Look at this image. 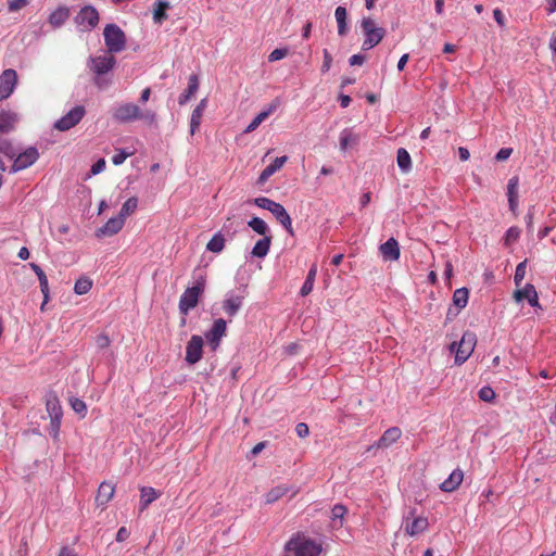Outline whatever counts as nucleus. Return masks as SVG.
<instances>
[{"instance_id": "nucleus-46", "label": "nucleus", "mask_w": 556, "mask_h": 556, "mask_svg": "<svg viewBox=\"0 0 556 556\" xmlns=\"http://www.w3.org/2000/svg\"><path fill=\"white\" fill-rule=\"evenodd\" d=\"M527 260L519 263L516 267L514 281L516 286H520L526 276Z\"/></svg>"}, {"instance_id": "nucleus-53", "label": "nucleus", "mask_w": 556, "mask_h": 556, "mask_svg": "<svg viewBox=\"0 0 556 556\" xmlns=\"http://www.w3.org/2000/svg\"><path fill=\"white\" fill-rule=\"evenodd\" d=\"M27 0H8V8L11 12H16L27 5Z\"/></svg>"}, {"instance_id": "nucleus-43", "label": "nucleus", "mask_w": 556, "mask_h": 556, "mask_svg": "<svg viewBox=\"0 0 556 556\" xmlns=\"http://www.w3.org/2000/svg\"><path fill=\"white\" fill-rule=\"evenodd\" d=\"M137 206H138V199L136 197L129 198L123 204L118 216L123 217V219L125 220V218L127 216L131 215L136 211Z\"/></svg>"}, {"instance_id": "nucleus-54", "label": "nucleus", "mask_w": 556, "mask_h": 556, "mask_svg": "<svg viewBox=\"0 0 556 556\" xmlns=\"http://www.w3.org/2000/svg\"><path fill=\"white\" fill-rule=\"evenodd\" d=\"M287 53H288L287 49H275L268 55V61L269 62L279 61V60L283 59L287 55Z\"/></svg>"}, {"instance_id": "nucleus-57", "label": "nucleus", "mask_w": 556, "mask_h": 556, "mask_svg": "<svg viewBox=\"0 0 556 556\" xmlns=\"http://www.w3.org/2000/svg\"><path fill=\"white\" fill-rule=\"evenodd\" d=\"M332 64V56L327 49L324 50V62L321 65V72L326 73L330 70Z\"/></svg>"}, {"instance_id": "nucleus-19", "label": "nucleus", "mask_w": 556, "mask_h": 556, "mask_svg": "<svg viewBox=\"0 0 556 556\" xmlns=\"http://www.w3.org/2000/svg\"><path fill=\"white\" fill-rule=\"evenodd\" d=\"M402 437V430L399 427H391L383 432L381 438L377 441L376 446L379 448H387L395 443Z\"/></svg>"}, {"instance_id": "nucleus-20", "label": "nucleus", "mask_w": 556, "mask_h": 556, "mask_svg": "<svg viewBox=\"0 0 556 556\" xmlns=\"http://www.w3.org/2000/svg\"><path fill=\"white\" fill-rule=\"evenodd\" d=\"M464 479V472L460 469H455L451 472L447 479H445L441 484L440 489L443 492H453L455 491Z\"/></svg>"}, {"instance_id": "nucleus-61", "label": "nucleus", "mask_w": 556, "mask_h": 556, "mask_svg": "<svg viewBox=\"0 0 556 556\" xmlns=\"http://www.w3.org/2000/svg\"><path fill=\"white\" fill-rule=\"evenodd\" d=\"M366 58L362 54H353L350 59H349V62H350V65L354 66V65H363L364 62H365Z\"/></svg>"}, {"instance_id": "nucleus-23", "label": "nucleus", "mask_w": 556, "mask_h": 556, "mask_svg": "<svg viewBox=\"0 0 556 556\" xmlns=\"http://www.w3.org/2000/svg\"><path fill=\"white\" fill-rule=\"evenodd\" d=\"M287 161H288V157L286 155L276 157L273 161V163H270L263 169V172L261 173V175L258 177V184H264L265 181H267V179L270 176H273L277 170L282 168V166L286 164Z\"/></svg>"}, {"instance_id": "nucleus-60", "label": "nucleus", "mask_w": 556, "mask_h": 556, "mask_svg": "<svg viewBox=\"0 0 556 556\" xmlns=\"http://www.w3.org/2000/svg\"><path fill=\"white\" fill-rule=\"evenodd\" d=\"M130 535V531L126 527H121L116 533V541L124 542Z\"/></svg>"}, {"instance_id": "nucleus-58", "label": "nucleus", "mask_w": 556, "mask_h": 556, "mask_svg": "<svg viewBox=\"0 0 556 556\" xmlns=\"http://www.w3.org/2000/svg\"><path fill=\"white\" fill-rule=\"evenodd\" d=\"M295 432L298 437L304 439L309 434V428L305 422H300L295 427Z\"/></svg>"}, {"instance_id": "nucleus-4", "label": "nucleus", "mask_w": 556, "mask_h": 556, "mask_svg": "<svg viewBox=\"0 0 556 556\" xmlns=\"http://www.w3.org/2000/svg\"><path fill=\"white\" fill-rule=\"evenodd\" d=\"M362 29L365 35V40L362 45L363 50L372 49L381 42L386 35L384 28L378 27L371 17H364L362 20Z\"/></svg>"}, {"instance_id": "nucleus-63", "label": "nucleus", "mask_w": 556, "mask_h": 556, "mask_svg": "<svg viewBox=\"0 0 556 556\" xmlns=\"http://www.w3.org/2000/svg\"><path fill=\"white\" fill-rule=\"evenodd\" d=\"M150 96H151V88H150V87H147V88H144V89L141 91V94H140L139 101H140L142 104H144L146 102H148V101H149Z\"/></svg>"}, {"instance_id": "nucleus-42", "label": "nucleus", "mask_w": 556, "mask_h": 556, "mask_svg": "<svg viewBox=\"0 0 556 556\" xmlns=\"http://www.w3.org/2000/svg\"><path fill=\"white\" fill-rule=\"evenodd\" d=\"M168 9V2H164L159 0L156 3V8L153 12V20L155 23L161 24L164 20L167 18L166 10Z\"/></svg>"}, {"instance_id": "nucleus-8", "label": "nucleus", "mask_w": 556, "mask_h": 556, "mask_svg": "<svg viewBox=\"0 0 556 556\" xmlns=\"http://www.w3.org/2000/svg\"><path fill=\"white\" fill-rule=\"evenodd\" d=\"M86 110L83 105H77L67 112L64 116L58 119L54 128L60 131H66L75 127L85 116Z\"/></svg>"}, {"instance_id": "nucleus-41", "label": "nucleus", "mask_w": 556, "mask_h": 556, "mask_svg": "<svg viewBox=\"0 0 556 556\" xmlns=\"http://www.w3.org/2000/svg\"><path fill=\"white\" fill-rule=\"evenodd\" d=\"M357 142V137L350 130L344 129L340 135V149L345 151L352 144Z\"/></svg>"}, {"instance_id": "nucleus-21", "label": "nucleus", "mask_w": 556, "mask_h": 556, "mask_svg": "<svg viewBox=\"0 0 556 556\" xmlns=\"http://www.w3.org/2000/svg\"><path fill=\"white\" fill-rule=\"evenodd\" d=\"M46 409L50 419H62L63 410L59 397L50 393L46 399Z\"/></svg>"}, {"instance_id": "nucleus-44", "label": "nucleus", "mask_w": 556, "mask_h": 556, "mask_svg": "<svg viewBox=\"0 0 556 556\" xmlns=\"http://www.w3.org/2000/svg\"><path fill=\"white\" fill-rule=\"evenodd\" d=\"M520 232V229L516 226L508 228L504 237L505 245L509 247L515 243L519 239Z\"/></svg>"}, {"instance_id": "nucleus-50", "label": "nucleus", "mask_w": 556, "mask_h": 556, "mask_svg": "<svg viewBox=\"0 0 556 556\" xmlns=\"http://www.w3.org/2000/svg\"><path fill=\"white\" fill-rule=\"evenodd\" d=\"M62 419H50V425L48 428L49 434L54 439H59L60 428H61Z\"/></svg>"}, {"instance_id": "nucleus-31", "label": "nucleus", "mask_w": 556, "mask_h": 556, "mask_svg": "<svg viewBox=\"0 0 556 556\" xmlns=\"http://www.w3.org/2000/svg\"><path fill=\"white\" fill-rule=\"evenodd\" d=\"M316 275H317V265L314 264L309 268L308 274L306 276V279H305V281H304V283H303V286H302V288L300 290V294L302 296H306V295H308L312 292Z\"/></svg>"}, {"instance_id": "nucleus-1", "label": "nucleus", "mask_w": 556, "mask_h": 556, "mask_svg": "<svg viewBox=\"0 0 556 556\" xmlns=\"http://www.w3.org/2000/svg\"><path fill=\"white\" fill-rule=\"evenodd\" d=\"M113 118L119 123H130L134 121H142L146 125L152 126L156 124V113L152 110L142 111L139 105L132 102L118 104L112 114Z\"/></svg>"}, {"instance_id": "nucleus-26", "label": "nucleus", "mask_w": 556, "mask_h": 556, "mask_svg": "<svg viewBox=\"0 0 556 556\" xmlns=\"http://www.w3.org/2000/svg\"><path fill=\"white\" fill-rule=\"evenodd\" d=\"M18 118L16 113L12 111H0V131L9 132L14 129Z\"/></svg>"}, {"instance_id": "nucleus-51", "label": "nucleus", "mask_w": 556, "mask_h": 556, "mask_svg": "<svg viewBox=\"0 0 556 556\" xmlns=\"http://www.w3.org/2000/svg\"><path fill=\"white\" fill-rule=\"evenodd\" d=\"M134 152H126L125 150H117V152L113 155L112 162L114 165L123 164L127 157L132 155Z\"/></svg>"}, {"instance_id": "nucleus-22", "label": "nucleus", "mask_w": 556, "mask_h": 556, "mask_svg": "<svg viewBox=\"0 0 556 556\" xmlns=\"http://www.w3.org/2000/svg\"><path fill=\"white\" fill-rule=\"evenodd\" d=\"M161 496V492L151 486L140 488L139 510L143 511L148 506Z\"/></svg>"}, {"instance_id": "nucleus-38", "label": "nucleus", "mask_w": 556, "mask_h": 556, "mask_svg": "<svg viewBox=\"0 0 556 556\" xmlns=\"http://www.w3.org/2000/svg\"><path fill=\"white\" fill-rule=\"evenodd\" d=\"M248 225L250 228L253 229L256 233L265 237L268 236L269 228L267 224L260 217H253L251 220L248 222Z\"/></svg>"}, {"instance_id": "nucleus-59", "label": "nucleus", "mask_w": 556, "mask_h": 556, "mask_svg": "<svg viewBox=\"0 0 556 556\" xmlns=\"http://www.w3.org/2000/svg\"><path fill=\"white\" fill-rule=\"evenodd\" d=\"M105 160L104 159H99L92 166H91V174L92 175H97V174H100L101 172L104 170L105 168Z\"/></svg>"}, {"instance_id": "nucleus-3", "label": "nucleus", "mask_w": 556, "mask_h": 556, "mask_svg": "<svg viewBox=\"0 0 556 556\" xmlns=\"http://www.w3.org/2000/svg\"><path fill=\"white\" fill-rule=\"evenodd\" d=\"M104 42L108 48V52L118 53L126 47L125 33L116 24H108L103 30Z\"/></svg>"}, {"instance_id": "nucleus-5", "label": "nucleus", "mask_w": 556, "mask_h": 556, "mask_svg": "<svg viewBox=\"0 0 556 556\" xmlns=\"http://www.w3.org/2000/svg\"><path fill=\"white\" fill-rule=\"evenodd\" d=\"M286 549L294 556H319L321 552L320 545L302 536L291 539L286 544Z\"/></svg>"}, {"instance_id": "nucleus-62", "label": "nucleus", "mask_w": 556, "mask_h": 556, "mask_svg": "<svg viewBox=\"0 0 556 556\" xmlns=\"http://www.w3.org/2000/svg\"><path fill=\"white\" fill-rule=\"evenodd\" d=\"M493 16H494L495 22H496L500 26H504V25H505V17H504L503 12H502L500 9H495V10L493 11Z\"/></svg>"}, {"instance_id": "nucleus-17", "label": "nucleus", "mask_w": 556, "mask_h": 556, "mask_svg": "<svg viewBox=\"0 0 556 556\" xmlns=\"http://www.w3.org/2000/svg\"><path fill=\"white\" fill-rule=\"evenodd\" d=\"M114 492V484L108 481H103L98 488L96 496L97 506H105L113 498Z\"/></svg>"}, {"instance_id": "nucleus-16", "label": "nucleus", "mask_w": 556, "mask_h": 556, "mask_svg": "<svg viewBox=\"0 0 556 556\" xmlns=\"http://www.w3.org/2000/svg\"><path fill=\"white\" fill-rule=\"evenodd\" d=\"M269 212L276 217V219L283 226V228L293 236L292 220L286 208L280 203H275Z\"/></svg>"}, {"instance_id": "nucleus-40", "label": "nucleus", "mask_w": 556, "mask_h": 556, "mask_svg": "<svg viewBox=\"0 0 556 556\" xmlns=\"http://www.w3.org/2000/svg\"><path fill=\"white\" fill-rule=\"evenodd\" d=\"M92 287V280L88 277H80L76 280L74 286V292L78 295L86 294Z\"/></svg>"}, {"instance_id": "nucleus-2", "label": "nucleus", "mask_w": 556, "mask_h": 556, "mask_svg": "<svg viewBox=\"0 0 556 556\" xmlns=\"http://www.w3.org/2000/svg\"><path fill=\"white\" fill-rule=\"evenodd\" d=\"M206 286L205 276H200L197 278L194 285L192 287L187 288L179 299V312L182 315H187L190 309L194 308L198 303L200 296L203 294Z\"/></svg>"}, {"instance_id": "nucleus-34", "label": "nucleus", "mask_w": 556, "mask_h": 556, "mask_svg": "<svg viewBox=\"0 0 556 556\" xmlns=\"http://www.w3.org/2000/svg\"><path fill=\"white\" fill-rule=\"evenodd\" d=\"M346 9L343 7H338L334 12V16L338 23V34L340 36H343L346 34L348 26H346Z\"/></svg>"}, {"instance_id": "nucleus-9", "label": "nucleus", "mask_w": 556, "mask_h": 556, "mask_svg": "<svg viewBox=\"0 0 556 556\" xmlns=\"http://www.w3.org/2000/svg\"><path fill=\"white\" fill-rule=\"evenodd\" d=\"M476 343H477L476 334L473 332L466 331L463 334V337L458 343V346L456 350V355H455V362L457 364L465 363L468 359V357L471 355V353L473 352Z\"/></svg>"}, {"instance_id": "nucleus-35", "label": "nucleus", "mask_w": 556, "mask_h": 556, "mask_svg": "<svg viewBox=\"0 0 556 556\" xmlns=\"http://www.w3.org/2000/svg\"><path fill=\"white\" fill-rule=\"evenodd\" d=\"M535 293V287L531 283H527L522 289H518L514 292V299L517 302H520L522 300H529L531 298H534Z\"/></svg>"}, {"instance_id": "nucleus-11", "label": "nucleus", "mask_w": 556, "mask_h": 556, "mask_svg": "<svg viewBox=\"0 0 556 556\" xmlns=\"http://www.w3.org/2000/svg\"><path fill=\"white\" fill-rule=\"evenodd\" d=\"M227 333V324L223 318L215 319L212 328L205 333V339L212 351H216L222 339Z\"/></svg>"}, {"instance_id": "nucleus-32", "label": "nucleus", "mask_w": 556, "mask_h": 556, "mask_svg": "<svg viewBox=\"0 0 556 556\" xmlns=\"http://www.w3.org/2000/svg\"><path fill=\"white\" fill-rule=\"evenodd\" d=\"M68 16L70 11L67 8H59L50 14L49 23L54 27H59L64 24Z\"/></svg>"}, {"instance_id": "nucleus-30", "label": "nucleus", "mask_w": 556, "mask_h": 556, "mask_svg": "<svg viewBox=\"0 0 556 556\" xmlns=\"http://www.w3.org/2000/svg\"><path fill=\"white\" fill-rule=\"evenodd\" d=\"M397 166L403 173H409L412 170V159L406 149L400 148L396 153Z\"/></svg>"}, {"instance_id": "nucleus-29", "label": "nucleus", "mask_w": 556, "mask_h": 556, "mask_svg": "<svg viewBox=\"0 0 556 556\" xmlns=\"http://www.w3.org/2000/svg\"><path fill=\"white\" fill-rule=\"evenodd\" d=\"M276 110L275 104H270L269 108L265 111L258 113L252 122L244 129L245 134H250L254 131L274 111Z\"/></svg>"}, {"instance_id": "nucleus-25", "label": "nucleus", "mask_w": 556, "mask_h": 556, "mask_svg": "<svg viewBox=\"0 0 556 556\" xmlns=\"http://www.w3.org/2000/svg\"><path fill=\"white\" fill-rule=\"evenodd\" d=\"M207 99L204 98L200 101V103L195 106V109L192 111L191 118H190V134L194 135L195 131H198L201 119L203 116V112L206 108Z\"/></svg>"}, {"instance_id": "nucleus-28", "label": "nucleus", "mask_w": 556, "mask_h": 556, "mask_svg": "<svg viewBox=\"0 0 556 556\" xmlns=\"http://www.w3.org/2000/svg\"><path fill=\"white\" fill-rule=\"evenodd\" d=\"M271 236H265L260 239L252 249V255L255 257H265L270 249Z\"/></svg>"}, {"instance_id": "nucleus-18", "label": "nucleus", "mask_w": 556, "mask_h": 556, "mask_svg": "<svg viewBox=\"0 0 556 556\" xmlns=\"http://www.w3.org/2000/svg\"><path fill=\"white\" fill-rule=\"evenodd\" d=\"M243 296L231 294L223 301V309L227 316L233 317L238 314L243 305Z\"/></svg>"}, {"instance_id": "nucleus-6", "label": "nucleus", "mask_w": 556, "mask_h": 556, "mask_svg": "<svg viewBox=\"0 0 556 556\" xmlns=\"http://www.w3.org/2000/svg\"><path fill=\"white\" fill-rule=\"evenodd\" d=\"M90 70L97 75L94 84L102 88L100 76L110 72L116 64L115 58L111 53L90 58Z\"/></svg>"}, {"instance_id": "nucleus-64", "label": "nucleus", "mask_w": 556, "mask_h": 556, "mask_svg": "<svg viewBox=\"0 0 556 556\" xmlns=\"http://www.w3.org/2000/svg\"><path fill=\"white\" fill-rule=\"evenodd\" d=\"M58 556H78V555L73 548L63 547V548H61Z\"/></svg>"}, {"instance_id": "nucleus-37", "label": "nucleus", "mask_w": 556, "mask_h": 556, "mask_svg": "<svg viewBox=\"0 0 556 556\" xmlns=\"http://www.w3.org/2000/svg\"><path fill=\"white\" fill-rule=\"evenodd\" d=\"M346 511H348L346 507L341 504H337L333 506V508L331 510V519H332L333 526L336 528L342 527L343 518H344V515L346 514Z\"/></svg>"}, {"instance_id": "nucleus-49", "label": "nucleus", "mask_w": 556, "mask_h": 556, "mask_svg": "<svg viewBox=\"0 0 556 556\" xmlns=\"http://www.w3.org/2000/svg\"><path fill=\"white\" fill-rule=\"evenodd\" d=\"M495 397V392L491 387H483L479 390V399L483 402H491Z\"/></svg>"}, {"instance_id": "nucleus-36", "label": "nucleus", "mask_w": 556, "mask_h": 556, "mask_svg": "<svg viewBox=\"0 0 556 556\" xmlns=\"http://www.w3.org/2000/svg\"><path fill=\"white\" fill-rule=\"evenodd\" d=\"M468 298H469V291L467 288L456 289L453 294V303L458 308H464V307H466V305L468 303Z\"/></svg>"}, {"instance_id": "nucleus-48", "label": "nucleus", "mask_w": 556, "mask_h": 556, "mask_svg": "<svg viewBox=\"0 0 556 556\" xmlns=\"http://www.w3.org/2000/svg\"><path fill=\"white\" fill-rule=\"evenodd\" d=\"M518 186H519V178L517 176H514L508 180V185H507V197L508 198H518Z\"/></svg>"}, {"instance_id": "nucleus-10", "label": "nucleus", "mask_w": 556, "mask_h": 556, "mask_svg": "<svg viewBox=\"0 0 556 556\" xmlns=\"http://www.w3.org/2000/svg\"><path fill=\"white\" fill-rule=\"evenodd\" d=\"M11 157L14 159L11 170L15 173L33 165L38 160L39 153L36 148L29 147L17 155L12 154Z\"/></svg>"}, {"instance_id": "nucleus-56", "label": "nucleus", "mask_w": 556, "mask_h": 556, "mask_svg": "<svg viewBox=\"0 0 556 556\" xmlns=\"http://www.w3.org/2000/svg\"><path fill=\"white\" fill-rule=\"evenodd\" d=\"M111 343V340L108 334L101 333L96 339V344L99 349H106Z\"/></svg>"}, {"instance_id": "nucleus-15", "label": "nucleus", "mask_w": 556, "mask_h": 556, "mask_svg": "<svg viewBox=\"0 0 556 556\" xmlns=\"http://www.w3.org/2000/svg\"><path fill=\"white\" fill-rule=\"evenodd\" d=\"M125 220L123 217H112L110 218L101 228H99L96 232V236L98 238L100 237H111L113 235H116L124 226Z\"/></svg>"}, {"instance_id": "nucleus-27", "label": "nucleus", "mask_w": 556, "mask_h": 556, "mask_svg": "<svg viewBox=\"0 0 556 556\" xmlns=\"http://www.w3.org/2000/svg\"><path fill=\"white\" fill-rule=\"evenodd\" d=\"M199 89V78L195 74L189 76L188 87L178 98V103L185 105Z\"/></svg>"}, {"instance_id": "nucleus-24", "label": "nucleus", "mask_w": 556, "mask_h": 556, "mask_svg": "<svg viewBox=\"0 0 556 556\" xmlns=\"http://www.w3.org/2000/svg\"><path fill=\"white\" fill-rule=\"evenodd\" d=\"M380 252L387 260H399L400 248L397 241L394 238L388 239L383 244L380 245Z\"/></svg>"}, {"instance_id": "nucleus-33", "label": "nucleus", "mask_w": 556, "mask_h": 556, "mask_svg": "<svg viewBox=\"0 0 556 556\" xmlns=\"http://www.w3.org/2000/svg\"><path fill=\"white\" fill-rule=\"evenodd\" d=\"M289 488L285 484L274 486L265 494L266 504H273L287 494Z\"/></svg>"}, {"instance_id": "nucleus-52", "label": "nucleus", "mask_w": 556, "mask_h": 556, "mask_svg": "<svg viewBox=\"0 0 556 556\" xmlns=\"http://www.w3.org/2000/svg\"><path fill=\"white\" fill-rule=\"evenodd\" d=\"M254 204L261 208L269 211L271 206L276 203L275 201L266 198V197H260L254 199Z\"/></svg>"}, {"instance_id": "nucleus-13", "label": "nucleus", "mask_w": 556, "mask_h": 556, "mask_svg": "<svg viewBox=\"0 0 556 556\" xmlns=\"http://www.w3.org/2000/svg\"><path fill=\"white\" fill-rule=\"evenodd\" d=\"M203 338L198 334H193L187 343L186 346V357L185 361L189 365L197 364L203 355Z\"/></svg>"}, {"instance_id": "nucleus-14", "label": "nucleus", "mask_w": 556, "mask_h": 556, "mask_svg": "<svg viewBox=\"0 0 556 556\" xmlns=\"http://www.w3.org/2000/svg\"><path fill=\"white\" fill-rule=\"evenodd\" d=\"M17 85V73L12 70H5L0 75V101L8 99Z\"/></svg>"}, {"instance_id": "nucleus-47", "label": "nucleus", "mask_w": 556, "mask_h": 556, "mask_svg": "<svg viewBox=\"0 0 556 556\" xmlns=\"http://www.w3.org/2000/svg\"><path fill=\"white\" fill-rule=\"evenodd\" d=\"M39 286H40V290H41V293L43 295V302L41 304V307L40 309L43 311L45 309V306L46 304L49 302L50 300V295H49V283H48V278L47 276L39 279Z\"/></svg>"}, {"instance_id": "nucleus-7", "label": "nucleus", "mask_w": 556, "mask_h": 556, "mask_svg": "<svg viewBox=\"0 0 556 556\" xmlns=\"http://www.w3.org/2000/svg\"><path fill=\"white\" fill-rule=\"evenodd\" d=\"M75 23L80 27L81 30H91L99 23V13L92 5H85L75 16Z\"/></svg>"}, {"instance_id": "nucleus-55", "label": "nucleus", "mask_w": 556, "mask_h": 556, "mask_svg": "<svg viewBox=\"0 0 556 556\" xmlns=\"http://www.w3.org/2000/svg\"><path fill=\"white\" fill-rule=\"evenodd\" d=\"M513 153L511 148H502L500 151L495 154V160L497 162L506 161Z\"/></svg>"}, {"instance_id": "nucleus-12", "label": "nucleus", "mask_w": 556, "mask_h": 556, "mask_svg": "<svg viewBox=\"0 0 556 556\" xmlns=\"http://www.w3.org/2000/svg\"><path fill=\"white\" fill-rule=\"evenodd\" d=\"M429 528L428 518L422 516H414V510L409 513L404 520V531L409 536H416L424 533Z\"/></svg>"}, {"instance_id": "nucleus-45", "label": "nucleus", "mask_w": 556, "mask_h": 556, "mask_svg": "<svg viewBox=\"0 0 556 556\" xmlns=\"http://www.w3.org/2000/svg\"><path fill=\"white\" fill-rule=\"evenodd\" d=\"M70 404L75 413L79 414L81 417L86 416L87 406L83 400L78 397H72L70 399Z\"/></svg>"}, {"instance_id": "nucleus-39", "label": "nucleus", "mask_w": 556, "mask_h": 556, "mask_svg": "<svg viewBox=\"0 0 556 556\" xmlns=\"http://www.w3.org/2000/svg\"><path fill=\"white\" fill-rule=\"evenodd\" d=\"M225 239L220 232H217L213 236V238L206 244V249L214 253H219L224 250Z\"/></svg>"}]
</instances>
